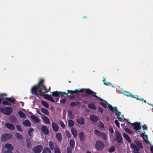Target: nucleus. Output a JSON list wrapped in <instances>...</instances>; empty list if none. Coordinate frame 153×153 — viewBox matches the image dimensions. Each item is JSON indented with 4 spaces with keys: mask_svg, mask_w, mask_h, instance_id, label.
<instances>
[{
    "mask_svg": "<svg viewBox=\"0 0 153 153\" xmlns=\"http://www.w3.org/2000/svg\"><path fill=\"white\" fill-rule=\"evenodd\" d=\"M86 93L88 95H92V96L95 98H97L100 100L101 102H100L99 104L104 108H106L108 105L109 109L112 112L115 111L116 115L117 116H120L121 112L119 111L117 109V107H115L113 108L111 105L109 104L106 101L102 99L101 98L98 97L96 95L97 93L94 92L91 90L90 89H87L86 91Z\"/></svg>",
    "mask_w": 153,
    "mask_h": 153,
    "instance_id": "obj_1",
    "label": "nucleus"
},
{
    "mask_svg": "<svg viewBox=\"0 0 153 153\" xmlns=\"http://www.w3.org/2000/svg\"><path fill=\"white\" fill-rule=\"evenodd\" d=\"M44 81L43 79H40L37 86L32 87L31 91V94L38 96L40 94V95L42 96L45 93H47L50 90L48 89L44 85Z\"/></svg>",
    "mask_w": 153,
    "mask_h": 153,
    "instance_id": "obj_2",
    "label": "nucleus"
},
{
    "mask_svg": "<svg viewBox=\"0 0 153 153\" xmlns=\"http://www.w3.org/2000/svg\"><path fill=\"white\" fill-rule=\"evenodd\" d=\"M104 143L101 141H97L95 144V148L97 150L102 151L104 148Z\"/></svg>",
    "mask_w": 153,
    "mask_h": 153,
    "instance_id": "obj_3",
    "label": "nucleus"
},
{
    "mask_svg": "<svg viewBox=\"0 0 153 153\" xmlns=\"http://www.w3.org/2000/svg\"><path fill=\"white\" fill-rule=\"evenodd\" d=\"M12 135L10 133H6L3 134L1 137V142H4L10 140L12 138Z\"/></svg>",
    "mask_w": 153,
    "mask_h": 153,
    "instance_id": "obj_4",
    "label": "nucleus"
},
{
    "mask_svg": "<svg viewBox=\"0 0 153 153\" xmlns=\"http://www.w3.org/2000/svg\"><path fill=\"white\" fill-rule=\"evenodd\" d=\"M88 88H83L81 89V88H79V89H80V90H79L78 89H76L74 91L70 90H67V92H68V94H70L71 95H72L74 94H78L79 93H82V92L84 91H85L86 92V91L87 89H88Z\"/></svg>",
    "mask_w": 153,
    "mask_h": 153,
    "instance_id": "obj_5",
    "label": "nucleus"
},
{
    "mask_svg": "<svg viewBox=\"0 0 153 153\" xmlns=\"http://www.w3.org/2000/svg\"><path fill=\"white\" fill-rule=\"evenodd\" d=\"M13 108L11 107H7L2 109V112L4 114L9 115L11 114L13 111Z\"/></svg>",
    "mask_w": 153,
    "mask_h": 153,
    "instance_id": "obj_6",
    "label": "nucleus"
},
{
    "mask_svg": "<svg viewBox=\"0 0 153 153\" xmlns=\"http://www.w3.org/2000/svg\"><path fill=\"white\" fill-rule=\"evenodd\" d=\"M43 149V146L41 145H38L34 147L33 149V151L35 153H40Z\"/></svg>",
    "mask_w": 153,
    "mask_h": 153,
    "instance_id": "obj_7",
    "label": "nucleus"
},
{
    "mask_svg": "<svg viewBox=\"0 0 153 153\" xmlns=\"http://www.w3.org/2000/svg\"><path fill=\"white\" fill-rule=\"evenodd\" d=\"M67 94L65 92H62L61 91H54L52 93L51 95L54 97H58L59 96L61 95L62 96L63 95H67Z\"/></svg>",
    "mask_w": 153,
    "mask_h": 153,
    "instance_id": "obj_8",
    "label": "nucleus"
},
{
    "mask_svg": "<svg viewBox=\"0 0 153 153\" xmlns=\"http://www.w3.org/2000/svg\"><path fill=\"white\" fill-rule=\"evenodd\" d=\"M140 123L137 122L132 123L133 128L136 131H139V130L141 129V126H140Z\"/></svg>",
    "mask_w": 153,
    "mask_h": 153,
    "instance_id": "obj_9",
    "label": "nucleus"
},
{
    "mask_svg": "<svg viewBox=\"0 0 153 153\" xmlns=\"http://www.w3.org/2000/svg\"><path fill=\"white\" fill-rule=\"evenodd\" d=\"M116 140L118 143H121L122 142L123 138L121 134L119 132L116 133Z\"/></svg>",
    "mask_w": 153,
    "mask_h": 153,
    "instance_id": "obj_10",
    "label": "nucleus"
},
{
    "mask_svg": "<svg viewBox=\"0 0 153 153\" xmlns=\"http://www.w3.org/2000/svg\"><path fill=\"white\" fill-rule=\"evenodd\" d=\"M5 126L8 129L12 130H14L15 128V126L13 124L10 123H5Z\"/></svg>",
    "mask_w": 153,
    "mask_h": 153,
    "instance_id": "obj_11",
    "label": "nucleus"
},
{
    "mask_svg": "<svg viewBox=\"0 0 153 153\" xmlns=\"http://www.w3.org/2000/svg\"><path fill=\"white\" fill-rule=\"evenodd\" d=\"M44 98L50 101L54 102H55L53 98L51 97V95H49L48 94H46L44 95Z\"/></svg>",
    "mask_w": 153,
    "mask_h": 153,
    "instance_id": "obj_12",
    "label": "nucleus"
},
{
    "mask_svg": "<svg viewBox=\"0 0 153 153\" xmlns=\"http://www.w3.org/2000/svg\"><path fill=\"white\" fill-rule=\"evenodd\" d=\"M48 145L49 146L50 149L51 150H53L55 149L56 146H57L56 144H54L51 141H49L48 142Z\"/></svg>",
    "mask_w": 153,
    "mask_h": 153,
    "instance_id": "obj_13",
    "label": "nucleus"
},
{
    "mask_svg": "<svg viewBox=\"0 0 153 153\" xmlns=\"http://www.w3.org/2000/svg\"><path fill=\"white\" fill-rule=\"evenodd\" d=\"M42 130L44 134L48 135L49 131L48 128L45 126H43L41 127Z\"/></svg>",
    "mask_w": 153,
    "mask_h": 153,
    "instance_id": "obj_14",
    "label": "nucleus"
},
{
    "mask_svg": "<svg viewBox=\"0 0 153 153\" xmlns=\"http://www.w3.org/2000/svg\"><path fill=\"white\" fill-rule=\"evenodd\" d=\"M51 126L53 130L55 132L58 131L59 128L57 125L55 123L52 122L51 123Z\"/></svg>",
    "mask_w": 153,
    "mask_h": 153,
    "instance_id": "obj_15",
    "label": "nucleus"
},
{
    "mask_svg": "<svg viewBox=\"0 0 153 153\" xmlns=\"http://www.w3.org/2000/svg\"><path fill=\"white\" fill-rule=\"evenodd\" d=\"M134 143L137 145V146L139 149H141L143 148L142 144L140 141L137 140H135L134 141Z\"/></svg>",
    "mask_w": 153,
    "mask_h": 153,
    "instance_id": "obj_16",
    "label": "nucleus"
},
{
    "mask_svg": "<svg viewBox=\"0 0 153 153\" xmlns=\"http://www.w3.org/2000/svg\"><path fill=\"white\" fill-rule=\"evenodd\" d=\"M22 124L23 125L26 127H30L31 126L30 122L28 120H26L24 121Z\"/></svg>",
    "mask_w": 153,
    "mask_h": 153,
    "instance_id": "obj_17",
    "label": "nucleus"
},
{
    "mask_svg": "<svg viewBox=\"0 0 153 153\" xmlns=\"http://www.w3.org/2000/svg\"><path fill=\"white\" fill-rule=\"evenodd\" d=\"M5 147L7 149H8V150H11L12 151L14 149L13 145L10 143H6L5 145Z\"/></svg>",
    "mask_w": 153,
    "mask_h": 153,
    "instance_id": "obj_18",
    "label": "nucleus"
},
{
    "mask_svg": "<svg viewBox=\"0 0 153 153\" xmlns=\"http://www.w3.org/2000/svg\"><path fill=\"white\" fill-rule=\"evenodd\" d=\"M91 120L93 122H97L98 120V117L94 115H91L90 116Z\"/></svg>",
    "mask_w": 153,
    "mask_h": 153,
    "instance_id": "obj_19",
    "label": "nucleus"
},
{
    "mask_svg": "<svg viewBox=\"0 0 153 153\" xmlns=\"http://www.w3.org/2000/svg\"><path fill=\"white\" fill-rule=\"evenodd\" d=\"M76 122L80 125H83L84 123V120L83 117H80L76 120Z\"/></svg>",
    "mask_w": 153,
    "mask_h": 153,
    "instance_id": "obj_20",
    "label": "nucleus"
},
{
    "mask_svg": "<svg viewBox=\"0 0 153 153\" xmlns=\"http://www.w3.org/2000/svg\"><path fill=\"white\" fill-rule=\"evenodd\" d=\"M30 118L37 123H39L40 122V119L34 115L31 116Z\"/></svg>",
    "mask_w": 153,
    "mask_h": 153,
    "instance_id": "obj_21",
    "label": "nucleus"
},
{
    "mask_svg": "<svg viewBox=\"0 0 153 153\" xmlns=\"http://www.w3.org/2000/svg\"><path fill=\"white\" fill-rule=\"evenodd\" d=\"M88 107L91 109L93 110H95L96 109V107L94 103H91L88 104Z\"/></svg>",
    "mask_w": 153,
    "mask_h": 153,
    "instance_id": "obj_22",
    "label": "nucleus"
},
{
    "mask_svg": "<svg viewBox=\"0 0 153 153\" xmlns=\"http://www.w3.org/2000/svg\"><path fill=\"white\" fill-rule=\"evenodd\" d=\"M34 129L32 128H29V130L27 131L28 135L30 137H33V132L34 131Z\"/></svg>",
    "mask_w": 153,
    "mask_h": 153,
    "instance_id": "obj_23",
    "label": "nucleus"
},
{
    "mask_svg": "<svg viewBox=\"0 0 153 153\" xmlns=\"http://www.w3.org/2000/svg\"><path fill=\"white\" fill-rule=\"evenodd\" d=\"M79 137L80 140L81 141H83L85 140V136L84 133L82 132H81L79 133Z\"/></svg>",
    "mask_w": 153,
    "mask_h": 153,
    "instance_id": "obj_24",
    "label": "nucleus"
},
{
    "mask_svg": "<svg viewBox=\"0 0 153 153\" xmlns=\"http://www.w3.org/2000/svg\"><path fill=\"white\" fill-rule=\"evenodd\" d=\"M75 143L74 140H71L69 142V145L70 147H71L73 150L75 147Z\"/></svg>",
    "mask_w": 153,
    "mask_h": 153,
    "instance_id": "obj_25",
    "label": "nucleus"
},
{
    "mask_svg": "<svg viewBox=\"0 0 153 153\" xmlns=\"http://www.w3.org/2000/svg\"><path fill=\"white\" fill-rule=\"evenodd\" d=\"M123 137L125 138L127 141L129 143L131 142V140L129 137L125 133L123 134Z\"/></svg>",
    "mask_w": 153,
    "mask_h": 153,
    "instance_id": "obj_26",
    "label": "nucleus"
},
{
    "mask_svg": "<svg viewBox=\"0 0 153 153\" xmlns=\"http://www.w3.org/2000/svg\"><path fill=\"white\" fill-rule=\"evenodd\" d=\"M56 137L58 141H61L62 136L61 134L60 133H56Z\"/></svg>",
    "mask_w": 153,
    "mask_h": 153,
    "instance_id": "obj_27",
    "label": "nucleus"
},
{
    "mask_svg": "<svg viewBox=\"0 0 153 153\" xmlns=\"http://www.w3.org/2000/svg\"><path fill=\"white\" fill-rule=\"evenodd\" d=\"M42 153H51V152L49 148L45 147L43 149Z\"/></svg>",
    "mask_w": 153,
    "mask_h": 153,
    "instance_id": "obj_28",
    "label": "nucleus"
},
{
    "mask_svg": "<svg viewBox=\"0 0 153 153\" xmlns=\"http://www.w3.org/2000/svg\"><path fill=\"white\" fill-rule=\"evenodd\" d=\"M71 131L73 136L75 137H76L77 135V131L74 128H71Z\"/></svg>",
    "mask_w": 153,
    "mask_h": 153,
    "instance_id": "obj_29",
    "label": "nucleus"
},
{
    "mask_svg": "<svg viewBox=\"0 0 153 153\" xmlns=\"http://www.w3.org/2000/svg\"><path fill=\"white\" fill-rule=\"evenodd\" d=\"M42 119L46 123L49 124L50 123V120L46 116L43 115L42 117Z\"/></svg>",
    "mask_w": 153,
    "mask_h": 153,
    "instance_id": "obj_30",
    "label": "nucleus"
},
{
    "mask_svg": "<svg viewBox=\"0 0 153 153\" xmlns=\"http://www.w3.org/2000/svg\"><path fill=\"white\" fill-rule=\"evenodd\" d=\"M18 114L20 117L25 118L26 117L25 114L22 111H20L18 112Z\"/></svg>",
    "mask_w": 153,
    "mask_h": 153,
    "instance_id": "obj_31",
    "label": "nucleus"
},
{
    "mask_svg": "<svg viewBox=\"0 0 153 153\" xmlns=\"http://www.w3.org/2000/svg\"><path fill=\"white\" fill-rule=\"evenodd\" d=\"M123 94L124 95L126 96L127 97H133V95L130 92L126 91H125L123 92Z\"/></svg>",
    "mask_w": 153,
    "mask_h": 153,
    "instance_id": "obj_32",
    "label": "nucleus"
},
{
    "mask_svg": "<svg viewBox=\"0 0 153 153\" xmlns=\"http://www.w3.org/2000/svg\"><path fill=\"white\" fill-rule=\"evenodd\" d=\"M41 110L42 112L44 114L48 116H49V112L48 110L45 108H41Z\"/></svg>",
    "mask_w": 153,
    "mask_h": 153,
    "instance_id": "obj_33",
    "label": "nucleus"
},
{
    "mask_svg": "<svg viewBox=\"0 0 153 153\" xmlns=\"http://www.w3.org/2000/svg\"><path fill=\"white\" fill-rule=\"evenodd\" d=\"M117 119H118V120L120 121H121L122 122L123 120H126L127 122L128 123H129V124H131L132 125V123H131L130 122H128V120L126 119V118H122V117H120V116H117Z\"/></svg>",
    "mask_w": 153,
    "mask_h": 153,
    "instance_id": "obj_34",
    "label": "nucleus"
},
{
    "mask_svg": "<svg viewBox=\"0 0 153 153\" xmlns=\"http://www.w3.org/2000/svg\"><path fill=\"white\" fill-rule=\"evenodd\" d=\"M5 99L13 103H15L16 100L15 99H12L11 98H5Z\"/></svg>",
    "mask_w": 153,
    "mask_h": 153,
    "instance_id": "obj_35",
    "label": "nucleus"
},
{
    "mask_svg": "<svg viewBox=\"0 0 153 153\" xmlns=\"http://www.w3.org/2000/svg\"><path fill=\"white\" fill-rule=\"evenodd\" d=\"M15 135L17 138L19 139H22L23 137L18 132H16L15 134Z\"/></svg>",
    "mask_w": 153,
    "mask_h": 153,
    "instance_id": "obj_36",
    "label": "nucleus"
},
{
    "mask_svg": "<svg viewBox=\"0 0 153 153\" xmlns=\"http://www.w3.org/2000/svg\"><path fill=\"white\" fill-rule=\"evenodd\" d=\"M115 150V148L114 146H112L110 147L109 149H108V151L109 152H112L114 151Z\"/></svg>",
    "mask_w": 153,
    "mask_h": 153,
    "instance_id": "obj_37",
    "label": "nucleus"
},
{
    "mask_svg": "<svg viewBox=\"0 0 153 153\" xmlns=\"http://www.w3.org/2000/svg\"><path fill=\"white\" fill-rule=\"evenodd\" d=\"M54 150V153H61L60 149L57 146H56L55 149Z\"/></svg>",
    "mask_w": 153,
    "mask_h": 153,
    "instance_id": "obj_38",
    "label": "nucleus"
},
{
    "mask_svg": "<svg viewBox=\"0 0 153 153\" xmlns=\"http://www.w3.org/2000/svg\"><path fill=\"white\" fill-rule=\"evenodd\" d=\"M68 126L70 127H72L74 125V122L71 120H68Z\"/></svg>",
    "mask_w": 153,
    "mask_h": 153,
    "instance_id": "obj_39",
    "label": "nucleus"
},
{
    "mask_svg": "<svg viewBox=\"0 0 153 153\" xmlns=\"http://www.w3.org/2000/svg\"><path fill=\"white\" fill-rule=\"evenodd\" d=\"M95 134L97 136L100 137L102 133H101L99 130H95L94 131Z\"/></svg>",
    "mask_w": 153,
    "mask_h": 153,
    "instance_id": "obj_40",
    "label": "nucleus"
},
{
    "mask_svg": "<svg viewBox=\"0 0 153 153\" xmlns=\"http://www.w3.org/2000/svg\"><path fill=\"white\" fill-rule=\"evenodd\" d=\"M105 140H106L107 139V135L105 133L102 132L100 135V136Z\"/></svg>",
    "mask_w": 153,
    "mask_h": 153,
    "instance_id": "obj_41",
    "label": "nucleus"
},
{
    "mask_svg": "<svg viewBox=\"0 0 153 153\" xmlns=\"http://www.w3.org/2000/svg\"><path fill=\"white\" fill-rule=\"evenodd\" d=\"M41 103L43 105L45 106L46 108H48V107L49 104L47 102L44 101H42Z\"/></svg>",
    "mask_w": 153,
    "mask_h": 153,
    "instance_id": "obj_42",
    "label": "nucleus"
},
{
    "mask_svg": "<svg viewBox=\"0 0 153 153\" xmlns=\"http://www.w3.org/2000/svg\"><path fill=\"white\" fill-rule=\"evenodd\" d=\"M125 131L128 133L131 134L132 133V132L129 129L127 128L126 126H125V128H124Z\"/></svg>",
    "mask_w": 153,
    "mask_h": 153,
    "instance_id": "obj_43",
    "label": "nucleus"
},
{
    "mask_svg": "<svg viewBox=\"0 0 153 153\" xmlns=\"http://www.w3.org/2000/svg\"><path fill=\"white\" fill-rule=\"evenodd\" d=\"M72 149L70 147H68L67 148V153H72Z\"/></svg>",
    "mask_w": 153,
    "mask_h": 153,
    "instance_id": "obj_44",
    "label": "nucleus"
},
{
    "mask_svg": "<svg viewBox=\"0 0 153 153\" xmlns=\"http://www.w3.org/2000/svg\"><path fill=\"white\" fill-rule=\"evenodd\" d=\"M2 104L4 105H8L9 106H10L11 105L10 103L6 101H3L2 102Z\"/></svg>",
    "mask_w": 153,
    "mask_h": 153,
    "instance_id": "obj_45",
    "label": "nucleus"
},
{
    "mask_svg": "<svg viewBox=\"0 0 153 153\" xmlns=\"http://www.w3.org/2000/svg\"><path fill=\"white\" fill-rule=\"evenodd\" d=\"M104 84L107 86H110L111 85L112 87H113V84H112L110 82H106L105 83H104Z\"/></svg>",
    "mask_w": 153,
    "mask_h": 153,
    "instance_id": "obj_46",
    "label": "nucleus"
},
{
    "mask_svg": "<svg viewBox=\"0 0 153 153\" xmlns=\"http://www.w3.org/2000/svg\"><path fill=\"white\" fill-rule=\"evenodd\" d=\"M66 134L68 138H71V135L70 132L68 131H66Z\"/></svg>",
    "mask_w": 153,
    "mask_h": 153,
    "instance_id": "obj_47",
    "label": "nucleus"
},
{
    "mask_svg": "<svg viewBox=\"0 0 153 153\" xmlns=\"http://www.w3.org/2000/svg\"><path fill=\"white\" fill-rule=\"evenodd\" d=\"M59 123L62 128H65V125L63 122L62 120L59 121Z\"/></svg>",
    "mask_w": 153,
    "mask_h": 153,
    "instance_id": "obj_48",
    "label": "nucleus"
},
{
    "mask_svg": "<svg viewBox=\"0 0 153 153\" xmlns=\"http://www.w3.org/2000/svg\"><path fill=\"white\" fill-rule=\"evenodd\" d=\"M16 128L17 129L20 131H22L21 126L20 125H18L16 126Z\"/></svg>",
    "mask_w": 153,
    "mask_h": 153,
    "instance_id": "obj_49",
    "label": "nucleus"
},
{
    "mask_svg": "<svg viewBox=\"0 0 153 153\" xmlns=\"http://www.w3.org/2000/svg\"><path fill=\"white\" fill-rule=\"evenodd\" d=\"M76 102H72L70 103V105L72 107H74L76 105Z\"/></svg>",
    "mask_w": 153,
    "mask_h": 153,
    "instance_id": "obj_50",
    "label": "nucleus"
},
{
    "mask_svg": "<svg viewBox=\"0 0 153 153\" xmlns=\"http://www.w3.org/2000/svg\"><path fill=\"white\" fill-rule=\"evenodd\" d=\"M98 110L101 113H102L103 112V110L102 108L98 107Z\"/></svg>",
    "mask_w": 153,
    "mask_h": 153,
    "instance_id": "obj_51",
    "label": "nucleus"
},
{
    "mask_svg": "<svg viewBox=\"0 0 153 153\" xmlns=\"http://www.w3.org/2000/svg\"><path fill=\"white\" fill-rule=\"evenodd\" d=\"M114 123L117 126L119 127L120 126L119 123L117 120H115Z\"/></svg>",
    "mask_w": 153,
    "mask_h": 153,
    "instance_id": "obj_52",
    "label": "nucleus"
},
{
    "mask_svg": "<svg viewBox=\"0 0 153 153\" xmlns=\"http://www.w3.org/2000/svg\"><path fill=\"white\" fill-rule=\"evenodd\" d=\"M133 97H132V98H134L135 99H136L137 100H140V98H139V97L137 95H133Z\"/></svg>",
    "mask_w": 153,
    "mask_h": 153,
    "instance_id": "obj_53",
    "label": "nucleus"
},
{
    "mask_svg": "<svg viewBox=\"0 0 153 153\" xmlns=\"http://www.w3.org/2000/svg\"><path fill=\"white\" fill-rule=\"evenodd\" d=\"M109 131L110 133L113 134L114 133V131L112 128L110 127L109 128Z\"/></svg>",
    "mask_w": 153,
    "mask_h": 153,
    "instance_id": "obj_54",
    "label": "nucleus"
},
{
    "mask_svg": "<svg viewBox=\"0 0 153 153\" xmlns=\"http://www.w3.org/2000/svg\"><path fill=\"white\" fill-rule=\"evenodd\" d=\"M10 119L12 122H16V119L15 117H12Z\"/></svg>",
    "mask_w": 153,
    "mask_h": 153,
    "instance_id": "obj_55",
    "label": "nucleus"
},
{
    "mask_svg": "<svg viewBox=\"0 0 153 153\" xmlns=\"http://www.w3.org/2000/svg\"><path fill=\"white\" fill-rule=\"evenodd\" d=\"M27 147L28 148L30 149L31 148V145L30 143H28L27 144Z\"/></svg>",
    "mask_w": 153,
    "mask_h": 153,
    "instance_id": "obj_56",
    "label": "nucleus"
},
{
    "mask_svg": "<svg viewBox=\"0 0 153 153\" xmlns=\"http://www.w3.org/2000/svg\"><path fill=\"white\" fill-rule=\"evenodd\" d=\"M7 96V94H3L1 96V97L3 98H7L6 97Z\"/></svg>",
    "mask_w": 153,
    "mask_h": 153,
    "instance_id": "obj_57",
    "label": "nucleus"
},
{
    "mask_svg": "<svg viewBox=\"0 0 153 153\" xmlns=\"http://www.w3.org/2000/svg\"><path fill=\"white\" fill-rule=\"evenodd\" d=\"M68 114L70 116H71L72 115V112L71 111H69L68 112Z\"/></svg>",
    "mask_w": 153,
    "mask_h": 153,
    "instance_id": "obj_58",
    "label": "nucleus"
},
{
    "mask_svg": "<svg viewBox=\"0 0 153 153\" xmlns=\"http://www.w3.org/2000/svg\"><path fill=\"white\" fill-rule=\"evenodd\" d=\"M100 127L102 128L104 127V124L102 123L101 122L100 124L99 125Z\"/></svg>",
    "mask_w": 153,
    "mask_h": 153,
    "instance_id": "obj_59",
    "label": "nucleus"
},
{
    "mask_svg": "<svg viewBox=\"0 0 153 153\" xmlns=\"http://www.w3.org/2000/svg\"><path fill=\"white\" fill-rule=\"evenodd\" d=\"M66 101V100L65 99H62V100H60V103H65Z\"/></svg>",
    "mask_w": 153,
    "mask_h": 153,
    "instance_id": "obj_60",
    "label": "nucleus"
},
{
    "mask_svg": "<svg viewBox=\"0 0 153 153\" xmlns=\"http://www.w3.org/2000/svg\"><path fill=\"white\" fill-rule=\"evenodd\" d=\"M4 153H13V152L11 150H6Z\"/></svg>",
    "mask_w": 153,
    "mask_h": 153,
    "instance_id": "obj_61",
    "label": "nucleus"
},
{
    "mask_svg": "<svg viewBox=\"0 0 153 153\" xmlns=\"http://www.w3.org/2000/svg\"><path fill=\"white\" fill-rule=\"evenodd\" d=\"M150 150L152 153H153V145L150 147Z\"/></svg>",
    "mask_w": 153,
    "mask_h": 153,
    "instance_id": "obj_62",
    "label": "nucleus"
},
{
    "mask_svg": "<svg viewBox=\"0 0 153 153\" xmlns=\"http://www.w3.org/2000/svg\"><path fill=\"white\" fill-rule=\"evenodd\" d=\"M141 102H143L144 103H146V100H144L143 98H140V100Z\"/></svg>",
    "mask_w": 153,
    "mask_h": 153,
    "instance_id": "obj_63",
    "label": "nucleus"
},
{
    "mask_svg": "<svg viewBox=\"0 0 153 153\" xmlns=\"http://www.w3.org/2000/svg\"><path fill=\"white\" fill-rule=\"evenodd\" d=\"M75 96L74 95H73V96H70V98H71V99H74V98H75Z\"/></svg>",
    "mask_w": 153,
    "mask_h": 153,
    "instance_id": "obj_64",
    "label": "nucleus"
}]
</instances>
